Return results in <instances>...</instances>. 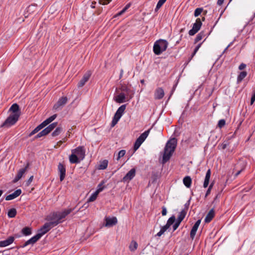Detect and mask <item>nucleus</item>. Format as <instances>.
Segmentation results:
<instances>
[{"mask_svg":"<svg viewBox=\"0 0 255 255\" xmlns=\"http://www.w3.org/2000/svg\"><path fill=\"white\" fill-rule=\"evenodd\" d=\"M77 206L73 208H67L62 212H53L47 217L48 222L45 223L43 226L47 231L62 223L66 217L74 211Z\"/></svg>","mask_w":255,"mask_h":255,"instance_id":"obj_1","label":"nucleus"},{"mask_svg":"<svg viewBox=\"0 0 255 255\" xmlns=\"http://www.w3.org/2000/svg\"><path fill=\"white\" fill-rule=\"evenodd\" d=\"M168 45L166 40L159 39L157 40L154 44L153 50L155 55H159L163 51H165Z\"/></svg>","mask_w":255,"mask_h":255,"instance_id":"obj_2","label":"nucleus"},{"mask_svg":"<svg viewBox=\"0 0 255 255\" xmlns=\"http://www.w3.org/2000/svg\"><path fill=\"white\" fill-rule=\"evenodd\" d=\"M18 116L15 114H11L6 118L1 125V127L9 128L14 125L19 119Z\"/></svg>","mask_w":255,"mask_h":255,"instance_id":"obj_3","label":"nucleus"},{"mask_svg":"<svg viewBox=\"0 0 255 255\" xmlns=\"http://www.w3.org/2000/svg\"><path fill=\"white\" fill-rule=\"evenodd\" d=\"M202 21L199 18H197L195 23L193 24V27L189 31V34L191 36L195 34L200 29L202 26Z\"/></svg>","mask_w":255,"mask_h":255,"instance_id":"obj_4","label":"nucleus"},{"mask_svg":"<svg viewBox=\"0 0 255 255\" xmlns=\"http://www.w3.org/2000/svg\"><path fill=\"white\" fill-rule=\"evenodd\" d=\"M81 159L83 160L85 156V150L84 146H80L72 150Z\"/></svg>","mask_w":255,"mask_h":255,"instance_id":"obj_5","label":"nucleus"},{"mask_svg":"<svg viewBox=\"0 0 255 255\" xmlns=\"http://www.w3.org/2000/svg\"><path fill=\"white\" fill-rule=\"evenodd\" d=\"M136 170L134 168L131 169L126 175L123 178L122 181L124 182H129L135 176Z\"/></svg>","mask_w":255,"mask_h":255,"instance_id":"obj_6","label":"nucleus"},{"mask_svg":"<svg viewBox=\"0 0 255 255\" xmlns=\"http://www.w3.org/2000/svg\"><path fill=\"white\" fill-rule=\"evenodd\" d=\"M48 231L45 228H44V226H42L40 229L38 230L37 234L32 237V239L34 243H35L38 240H39L42 236L47 233Z\"/></svg>","mask_w":255,"mask_h":255,"instance_id":"obj_7","label":"nucleus"},{"mask_svg":"<svg viewBox=\"0 0 255 255\" xmlns=\"http://www.w3.org/2000/svg\"><path fill=\"white\" fill-rule=\"evenodd\" d=\"M58 171L60 175V180L62 181L66 176V167L65 165L60 162L58 165Z\"/></svg>","mask_w":255,"mask_h":255,"instance_id":"obj_8","label":"nucleus"},{"mask_svg":"<svg viewBox=\"0 0 255 255\" xmlns=\"http://www.w3.org/2000/svg\"><path fill=\"white\" fill-rule=\"evenodd\" d=\"M176 141L175 138L171 139L166 143L164 148L165 150L168 149L171 152H173L176 148Z\"/></svg>","mask_w":255,"mask_h":255,"instance_id":"obj_9","label":"nucleus"},{"mask_svg":"<svg viewBox=\"0 0 255 255\" xmlns=\"http://www.w3.org/2000/svg\"><path fill=\"white\" fill-rule=\"evenodd\" d=\"M29 166V163L28 162L24 168L20 169L18 170L16 176L15 177L14 179L13 180V183L17 182L22 177V175L24 174V173L27 170V169L28 168Z\"/></svg>","mask_w":255,"mask_h":255,"instance_id":"obj_10","label":"nucleus"},{"mask_svg":"<svg viewBox=\"0 0 255 255\" xmlns=\"http://www.w3.org/2000/svg\"><path fill=\"white\" fill-rule=\"evenodd\" d=\"M105 221L106 222L105 225L107 227H113V226L116 225L118 223V220L116 217H113L112 218L106 217Z\"/></svg>","mask_w":255,"mask_h":255,"instance_id":"obj_11","label":"nucleus"},{"mask_svg":"<svg viewBox=\"0 0 255 255\" xmlns=\"http://www.w3.org/2000/svg\"><path fill=\"white\" fill-rule=\"evenodd\" d=\"M8 112H11V114H15L18 115V117H19L21 115V110L19 108V105L16 103H14L11 105L8 110Z\"/></svg>","mask_w":255,"mask_h":255,"instance_id":"obj_12","label":"nucleus"},{"mask_svg":"<svg viewBox=\"0 0 255 255\" xmlns=\"http://www.w3.org/2000/svg\"><path fill=\"white\" fill-rule=\"evenodd\" d=\"M91 76V72L90 71H88L86 73L82 78L80 80V81L78 83V87H82L85 84V83L89 80L90 77Z\"/></svg>","mask_w":255,"mask_h":255,"instance_id":"obj_13","label":"nucleus"},{"mask_svg":"<svg viewBox=\"0 0 255 255\" xmlns=\"http://www.w3.org/2000/svg\"><path fill=\"white\" fill-rule=\"evenodd\" d=\"M67 98L66 97H62L59 99L58 102L54 105L53 108L55 110L59 109L61 107H63L67 102Z\"/></svg>","mask_w":255,"mask_h":255,"instance_id":"obj_14","label":"nucleus"},{"mask_svg":"<svg viewBox=\"0 0 255 255\" xmlns=\"http://www.w3.org/2000/svg\"><path fill=\"white\" fill-rule=\"evenodd\" d=\"M164 96V92L162 88L159 87L155 89L154 98L155 100H160L163 98Z\"/></svg>","mask_w":255,"mask_h":255,"instance_id":"obj_15","label":"nucleus"},{"mask_svg":"<svg viewBox=\"0 0 255 255\" xmlns=\"http://www.w3.org/2000/svg\"><path fill=\"white\" fill-rule=\"evenodd\" d=\"M201 219L198 220L196 222V223H195V224L194 225V226H193V227L191 230L190 236V238L192 240H193L195 238L196 232H197L198 228L201 223Z\"/></svg>","mask_w":255,"mask_h":255,"instance_id":"obj_16","label":"nucleus"},{"mask_svg":"<svg viewBox=\"0 0 255 255\" xmlns=\"http://www.w3.org/2000/svg\"><path fill=\"white\" fill-rule=\"evenodd\" d=\"M14 241V237H9L6 240L0 241V247H5L11 244Z\"/></svg>","mask_w":255,"mask_h":255,"instance_id":"obj_17","label":"nucleus"},{"mask_svg":"<svg viewBox=\"0 0 255 255\" xmlns=\"http://www.w3.org/2000/svg\"><path fill=\"white\" fill-rule=\"evenodd\" d=\"M21 193V190L20 189H17L13 193L9 194L5 197V200L7 201L12 200L18 196Z\"/></svg>","mask_w":255,"mask_h":255,"instance_id":"obj_18","label":"nucleus"},{"mask_svg":"<svg viewBox=\"0 0 255 255\" xmlns=\"http://www.w3.org/2000/svg\"><path fill=\"white\" fill-rule=\"evenodd\" d=\"M122 91L126 93V95L129 96V99H130L132 98L133 93L129 88H128L126 85H122L121 88Z\"/></svg>","mask_w":255,"mask_h":255,"instance_id":"obj_19","label":"nucleus"},{"mask_svg":"<svg viewBox=\"0 0 255 255\" xmlns=\"http://www.w3.org/2000/svg\"><path fill=\"white\" fill-rule=\"evenodd\" d=\"M172 152L167 149L165 150V148L164 149V153L162 157V163H165L167 162L170 158L171 156L172 155Z\"/></svg>","mask_w":255,"mask_h":255,"instance_id":"obj_20","label":"nucleus"},{"mask_svg":"<svg viewBox=\"0 0 255 255\" xmlns=\"http://www.w3.org/2000/svg\"><path fill=\"white\" fill-rule=\"evenodd\" d=\"M126 105H123L121 106H120L117 110L114 116H115L120 119V118L122 117L123 114H124V111L126 110Z\"/></svg>","mask_w":255,"mask_h":255,"instance_id":"obj_21","label":"nucleus"},{"mask_svg":"<svg viewBox=\"0 0 255 255\" xmlns=\"http://www.w3.org/2000/svg\"><path fill=\"white\" fill-rule=\"evenodd\" d=\"M215 216L214 209L212 208L208 212L205 219V222L208 223L210 222Z\"/></svg>","mask_w":255,"mask_h":255,"instance_id":"obj_22","label":"nucleus"},{"mask_svg":"<svg viewBox=\"0 0 255 255\" xmlns=\"http://www.w3.org/2000/svg\"><path fill=\"white\" fill-rule=\"evenodd\" d=\"M211 169H209L206 174L205 178L204 179L203 187L206 188L208 187L209 183V180L211 176Z\"/></svg>","mask_w":255,"mask_h":255,"instance_id":"obj_23","label":"nucleus"},{"mask_svg":"<svg viewBox=\"0 0 255 255\" xmlns=\"http://www.w3.org/2000/svg\"><path fill=\"white\" fill-rule=\"evenodd\" d=\"M126 94L124 93H121L115 98V101L118 103H123L126 101Z\"/></svg>","mask_w":255,"mask_h":255,"instance_id":"obj_24","label":"nucleus"},{"mask_svg":"<svg viewBox=\"0 0 255 255\" xmlns=\"http://www.w3.org/2000/svg\"><path fill=\"white\" fill-rule=\"evenodd\" d=\"M81 160L75 153H72L69 156L71 163H79Z\"/></svg>","mask_w":255,"mask_h":255,"instance_id":"obj_25","label":"nucleus"},{"mask_svg":"<svg viewBox=\"0 0 255 255\" xmlns=\"http://www.w3.org/2000/svg\"><path fill=\"white\" fill-rule=\"evenodd\" d=\"M150 129H149L146 131H145L144 132L141 133L139 136L137 138L138 140L141 141L142 143L144 142V141L145 140L146 137H147L149 132H150Z\"/></svg>","mask_w":255,"mask_h":255,"instance_id":"obj_26","label":"nucleus"},{"mask_svg":"<svg viewBox=\"0 0 255 255\" xmlns=\"http://www.w3.org/2000/svg\"><path fill=\"white\" fill-rule=\"evenodd\" d=\"M183 183L184 185L187 187L190 188L192 183V179L189 176H185L183 180Z\"/></svg>","mask_w":255,"mask_h":255,"instance_id":"obj_27","label":"nucleus"},{"mask_svg":"<svg viewBox=\"0 0 255 255\" xmlns=\"http://www.w3.org/2000/svg\"><path fill=\"white\" fill-rule=\"evenodd\" d=\"M100 192H101V189H97V190L94 193H93L90 198L88 199V202H90L94 201L96 199L98 194Z\"/></svg>","mask_w":255,"mask_h":255,"instance_id":"obj_28","label":"nucleus"},{"mask_svg":"<svg viewBox=\"0 0 255 255\" xmlns=\"http://www.w3.org/2000/svg\"><path fill=\"white\" fill-rule=\"evenodd\" d=\"M247 72L246 71L241 72L237 77V83L239 84L247 76Z\"/></svg>","mask_w":255,"mask_h":255,"instance_id":"obj_29","label":"nucleus"},{"mask_svg":"<svg viewBox=\"0 0 255 255\" xmlns=\"http://www.w3.org/2000/svg\"><path fill=\"white\" fill-rule=\"evenodd\" d=\"M56 117H57V115L54 114V115H52V116L50 117L49 118H48V119H47L44 121H43L42 122V123L45 126V127H46L48 124H49L50 123H51L53 121H54L56 119Z\"/></svg>","mask_w":255,"mask_h":255,"instance_id":"obj_30","label":"nucleus"},{"mask_svg":"<svg viewBox=\"0 0 255 255\" xmlns=\"http://www.w3.org/2000/svg\"><path fill=\"white\" fill-rule=\"evenodd\" d=\"M206 34L205 33L204 31H201L199 33H198L196 38L194 39V43H197L198 41L201 40L204 37H205Z\"/></svg>","mask_w":255,"mask_h":255,"instance_id":"obj_31","label":"nucleus"},{"mask_svg":"<svg viewBox=\"0 0 255 255\" xmlns=\"http://www.w3.org/2000/svg\"><path fill=\"white\" fill-rule=\"evenodd\" d=\"M187 212L185 209H183L180 213L177 218V221L181 222L184 219Z\"/></svg>","mask_w":255,"mask_h":255,"instance_id":"obj_32","label":"nucleus"},{"mask_svg":"<svg viewBox=\"0 0 255 255\" xmlns=\"http://www.w3.org/2000/svg\"><path fill=\"white\" fill-rule=\"evenodd\" d=\"M21 233L24 236H29L32 233L31 228L25 227L22 229Z\"/></svg>","mask_w":255,"mask_h":255,"instance_id":"obj_33","label":"nucleus"},{"mask_svg":"<svg viewBox=\"0 0 255 255\" xmlns=\"http://www.w3.org/2000/svg\"><path fill=\"white\" fill-rule=\"evenodd\" d=\"M17 211L15 208L9 209L7 213V216L9 218H14L16 215Z\"/></svg>","mask_w":255,"mask_h":255,"instance_id":"obj_34","label":"nucleus"},{"mask_svg":"<svg viewBox=\"0 0 255 255\" xmlns=\"http://www.w3.org/2000/svg\"><path fill=\"white\" fill-rule=\"evenodd\" d=\"M137 246H138V245H137V243H136V242H135L134 241H131V242L130 243V244L129 245V249L130 251L134 252L135 250H136L137 249Z\"/></svg>","mask_w":255,"mask_h":255,"instance_id":"obj_35","label":"nucleus"},{"mask_svg":"<svg viewBox=\"0 0 255 255\" xmlns=\"http://www.w3.org/2000/svg\"><path fill=\"white\" fill-rule=\"evenodd\" d=\"M58 123L57 122H54L52 124L49 125L47 127H46L45 128L46 129V130L47 132H48V133H49L51 131H52L57 126Z\"/></svg>","mask_w":255,"mask_h":255,"instance_id":"obj_36","label":"nucleus"},{"mask_svg":"<svg viewBox=\"0 0 255 255\" xmlns=\"http://www.w3.org/2000/svg\"><path fill=\"white\" fill-rule=\"evenodd\" d=\"M108 164V161L107 160H103L99 165V169H105Z\"/></svg>","mask_w":255,"mask_h":255,"instance_id":"obj_37","label":"nucleus"},{"mask_svg":"<svg viewBox=\"0 0 255 255\" xmlns=\"http://www.w3.org/2000/svg\"><path fill=\"white\" fill-rule=\"evenodd\" d=\"M48 134V132L46 130V129L45 128L44 129H43L41 131L39 132L35 136V138H38L39 137H41L43 136L46 135Z\"/></svg>","mask_w":255,"mask_h":255,"instance_id":"obj_38","label":"nucleus"},{"mask_svg":"<svg viewBox=\"0 0 255 255\" xmlns=\"http://www.w3.org/2000/svg\"><path fill=\"white\" fill-rule=\"evenodd\" d=\"M202 44V43H200L199 44H198L196 47H195V48L194 49V50L193 52V53L192 54V55H191L190 57L189 58V60L187 62V63L192 59V58L194 56V55L196 54V53H197V52L198 51V50H199V48L201 47V44Z\"/></svg>","mask_w":255,"mask_h":255,"instance_id":"obj_39","label":"nucleus"},{"mask_svg":"<svg viewBox=\"0 0 255 255\" xmlns=\"http://www.w3.org/2000/svg\"><path fill=\"white\" fill-rule=\"evenodd\" d=\"M62 131V128L61 127H57L55 130L52 133V136H56L60 134Z\"/></svg>","mask_w":255,"mask_h":255,"instance_id":"obj_40","label":"nucleus"},{"mask_svg":"<svg viewBox=\"0 0 255 255\" xmlns=\"http://www.w3.org/2000/svg\"><path fill=\"white\" fill-rule=\"evenodd\" d=\"M175 221V218L174 216H172L168 219L166 225L168 228H169L170 226L174 223Z\"/></svg>","mask_w":255,"mask_h":255,"instance_id":"obj_41","label":"nucleus"},{"mask_svg":"<svg viewBox=\"0 0 255 255\" xmlns=\"http://www.w3.org/2000/svg\"><path fill=\"white\" fill-rule=\"evenodd\" d=\"M166 0H159L158 1L156 6L155 7V10L156 11H157L162 6V5L165 2Z\"/></svg>","mask_w":255,"mask_h":255,"instance_id":"obj_42","label":"nucleus"},{"mask_svg":"<svg viewBox=\"0 0 255 255\" xmlns=\"http://www.w3.org/2000/svg\"><path fill=\"white\" fill-rule=\"evenodd\" d=\"M142 143L141 141L136 139L133 145L134 150L136 151V150H137Z\"/></svg>","mask_w":255,"mask_h":255,"instance_id":"obj_43","label":"nucleus"},{"mask_svg":"<svg viewBox=\"0 0 255 255\" xmlns=\"http://www.w3.org/2000/svg\"><path fill=\"white\" fill-rule=\"evenodd\" d=\"M126 152V150L124 149L120 150L118 153L117 160H119L121 157H123L125 155Z\"/></svg>","mask_w":255,"mask_h":255,"instance_id":"obj_44","label":"nucleus"},{"mask_svg":"<svg viewBox=\"0 0 255 255\" xmlns=\"http://www.w3.org/2000/svg\"><path fill=\"white\" fill-rule=\"evenodd\" d=\"M203 11V8H197L194 11V16L195 17H197L199 16L201 12Z\"/></svg>","mask_w":255,"mask_h":255,"instance_id":"obj_45","label":"nucleus"},{"mask_svg":"<svg viewBox=\"0 0 255 255\" xmlns=\"http://www.w3.org/2000/svg\"><path fill=\"white\" fill-rule=\"evenodd\" d=\"M226 125V121L224 119L220 120L218 124V127L221 128Z\"/></svg>","mask_w":255,"mask_h":255,"instance_id":"obj_46","label":"nucleus"},{"mask_svg":"<svg viewBox=\"0 0 255 255\" xmlns=\"http://www.w3.org/2000/svg\"><path fill=\"white\" fill-rule=\"evenodd\" d=\"M120 119L118 118L117 117L114 116V118H113L112 123H111V127H114L118 122Z\"/></svg>","mask_w":255,"mask_h":255,"instance_id":"obj_47","label":"nucleus"},{"mask_svg":"<svg viewBox=\"0 0 255 255\" xmlns=\"http://www.w3.org/2000/svg\"><path fill=\"white\" fill-rule=\"evenodd\" d=\"M180 223V222L176 221L175 223L173 226V231H175L177 229Z\"/></svg>","mask_w":255,"mask_h":255,"instance_id":"obj_48","label":"nucleus"},{"mask_svg":"<svg viewBox=\"0 0 255 255\" xmlns=\"http://www.w3.org/2000/svg\"><path fill=\"white\" fill-rule=\"evenodd\" d=\"M255 101V88L254 90V93L252 96L251 99V105H253Z\"/></svg>","mask_w":255,"mask_h":255,"instance_id":"obj_49","label":"nucleus"},{"mask_svg":"<svg viewBox=\"0 0 255 255\" xmlns=\"http://www.w3.org/2000/svg\"><path fill=\"white\" fill-rule=\"evenodd\" d=\"M39 130L35 128L28 135L29 137L31 136L32 135H34L36 133L38 132Z\"/></svg>","mask_w":255,"mask_h":255,"instance_id":"obj_50","label":"nucleus"},{"mask_svg":"<svg viewBox=\"0 0 255 255\" xmlns=\"http://www.w3.org/2000/svg\"><path fill=\"white\" fill-rule=\"evenodd\" d=\"M39 130L35 128L28 135L29 137L31 136L32 135H34L36 133L38 132Z\"/></svg>","mask_w":255,"mask_h":255,"instance_id":"obj_51","label":"nucleus"},{"mask_svg":"<svg viewBox=\"0 0 255 255\" xmlns=\"http://www.w3.org/2000/svg\"><path fill=\"white\" fill-rule=\"evenodd\" d=\"M39 130L35 128L28 135L29 137L31 136L32 135H34L36 133L38 132Z\"/></svg>","mask_w":255,"mask_h":255,"instance_id":"obj_52","label":"nucleus"},{"mask_svg":"<svg viewBox=\"0 0 255 255\" xmlns=\"http://www.w3.org/2000/svg\"><path fill=\"white\" fill-rule=\"evenodd\" d=\"M162 216H165L167 214V210L165 207L163 206L162 207V212H161Z\"/></svg>","mask_w":255,"mask_h":255,"instance_id":"obj_53","label":"nucleus"},{"mask_svg":"<svg viewBox=\"0 0 255 255\" xmlns=\"http://www.w3.org/2000/svg\"><path fill=\"white\" fill-rule=\"evenodd\" d=\"M245 169V166H243L241 169L238 170L236 173L235 174V177H237Z\"/></svg>","mask_w":255,"mask_h":255,"instance_id":"obj_54","label":"nucleus"},{"mask_svg":"<svg viewBox=\"0 0 255 255\" xmlns=\"http://www.w3.org/2000/svg\"><path fill=\"white\" fill-rule=\"evenodd\" d=\"M45 127V126L43 125V124L42 123L39 125H38L36 128L39 131L42 128Z\"/></svg>","mask_w":255,"mask_h":255,"instance_id":"obj_55","label":"nucleus"},{"mask_svg":"<svg viewBox=\"0 0 255 255\" xmlns=\"http://www.w3.org/2000/svg\"><path fill=\"white\" fill-rule=\"evenodd\" d=\"M246 67V64H245L244 63H242L240 65V66L239 67V69L240 70H242L244 69Z\"/></svg>","mask_w":255,"mask_h":255,"instance_id":"obj_56","label":"nucleus"},{"mask_svg":"<svg viewBox=\"0 0 255 255\" xmlns=\"http://www.w3.org/2000/svg\"><path fill=\"white\" fill-rule=\"evenodd\" d=\"M168 228H169L165 225V226L162 227V228L160 229V231L164 233Z\"/></svg>","mask_w":255,"mask_h":255,"instance_id":"obj_57","label":"nucleus"},{"mask_svg":"<svg viewBox=\"0 0 255 255\" xmlns=\"http://www.w3.org/2000/svg\"><path fill=\"white\" fill-rule=\"evenodd\" d=\"M190 204V201L189 200L187 203L184 205V209L186 211L188 210Z\"/></svg>","mask_w":255,"mask_h":255,"instance_id":"obj_58","label":"nucleus"},{"mask_svg":"<svg viewBox=\"0 0 255 255\" xmlns=\"http://www.w3.org/2000/svg\"><path fill=\"white\" fill-rule=\"evenodd\" d=\"M103 183H104V182L101 183L98 186V189H101V191H102L103 190L104 188V187L103 186Z\"/></svg>","mask_w":255,"mask_h":255,"instance_id":"obj_59","label":"nucleus"},{"mask_svg":"<svg viewBox=\"0 0 255 255\" xmlns=\"http://www.w3.org/2000/svg\"><path fill=\"white\" fill-rule=\"evenodd\" d=\"M36 6V4H31L30 5H29L28 6V7L27 8V10L28 12H30V8L33 7V6Z\"/></svg>","mask_w":255,"mask_h":255,"instance_id":"obj_60","label":"nucleus"},{"mask_svg":"<svg viewBox=\"0 0 255 255\" xmlns=\"http://www.w3.org/2000/svg\"><path fill=\"white\" fill-rule=\"evenodd\" d=\"M28 245H30V244H29L28 242L27 241L26 242H25V243L23 245L21 246L20 247L23 248L25 247L26 246H28Z\"/></svg>","mask_w":255,"mask_h":255,"instance_id":"obj_61","label":"nucleus"},{"mask_svg":"<svg viewBox=\"0 0 255 255\" xmlns=\"http://www.w3.org/2000/svg\"><path fill=\"white\" fill-rule=\"evenodd\" d=\"M131 5V4L130 3L127 4L125 7L123 8L125 10H127Z\"/></svg>","mask_w":255,"mask_h":255,"instance_id":"obj_62","label":"nucleus"},{"mask_svg":"<svg viewBox=\"0 0 255 255\" xmlns=\"http://www.w3.org/2000/svg\"><path fill=\"white\" fill-rule=\"evenodd\" d=\"M211 191V190H209V189H207L206 194H205V198H206L210 194Z\"/></svg>","mask_w":255,"mask_h":255,"instance_id":"obj_63","label":"nucleus"},{"mask_svg":"<svg viewBox=\"0 0 255 255\" xmlns=\"http://www.w3.org/2000/svg\"><path fill=\"white\" fill-rule=\"evenodd\" d=\"M224 0H218L217 1V4L219 5H221L224 2Z\"/></svg>","mask_w":255,"mask_h":255,"instance_id":"obj_64","label":"nucleus"}]
</instances>
